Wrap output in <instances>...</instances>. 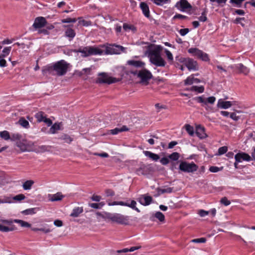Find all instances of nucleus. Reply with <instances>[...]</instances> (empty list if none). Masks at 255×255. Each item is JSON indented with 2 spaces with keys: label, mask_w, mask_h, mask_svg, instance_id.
<instances>
[{
  "label": "nucleus",
  "mask_w": 255,
  "mask_h": 255,
  "mask_svg": "<svg viewBox=\"0 0 255 255\" xmlns=\"http://www.w3.org/2000/svg\"><path fill=\"white\" fill-rule=\"evenodd\" d=\"M69 65L65 60H61L46 66L42 69V72L43 74L49 73L62 76L67 73Z\"/></svg>",
  "instance_id": "f257e3e1"
},
{
  "label": "nucleus",
  "mask_w": 255,
  "mask_h": 255,
  "mask_svg": "<svg viewBox=\"0 0 255 255\" xmlns=\"http://www.w3.org/2000/svg\"><path fill=\"white\" fill-rule=\"evenodd\" d=\"M13 223L19 224L22 227L30 228L31 224L29 223L19 219H0V231L8 232L16 230V227L12 225Z\"/></svg>",
  "instance_id": "f03ea898"
},
{
  "label": "nucleus",
  "mask_w": 255,
  "mask_h": 255,
  "mask_svg": "<svg viewBox=\"0 0 255 255\" xmlns=\"http://www.w3.org/2000/svg\"><path fill=\"white\" fill-rule=\"evenodd\" d=\"M162 47L160 45H156L153 49L151 50L149 53V57L150 62L157 66H164L165 62L161 57L160 52Z\"/></svg>",
  "instance_id": "7ed1b4c3"
},
{
  "label": "nucleus",
  "mask_w": 255,
  "mask_h": 255,
  "mask_svg": "<svg viewBox=\"0 0 255 255\" xmlns=\"http://www.w3.org/2000/svg\"><path fill=\"white\" fill-rule=\"evenodd\" d=\"M104 51L101 49L95 46H85L81 47V56L87 57L92 55H102Z\"/></svg>",
  "instance_id": "20e7f679"
},
{
  "label": "nucleus",
  "mask_w": 255,
  "mask_h": 255,
  "mask_svg": "<svg viewBox=\"0 0 255 255\" xmlns=\"http://www.w3.org/2000/svg\"><path fill=\"white\" fill-rule=\"evenodd\" d=\"M106 218L111 220L114 222H116L119 224L128 225L129 220V217L123 215L115 213H106Z\"/></svg>",
  "instance_id": "39448f33"
},
{
  "label": "nucleus",
  "mask_w": 255,
  "mask_h": 255,
  "mask_svg": "<svg viewBox=\"0 0 255 255\" xmlns=\"http://www.w3.org/2000/svg\"><path fill=\"white\" fill-rule=\"evenodd\" d=\"M131 73L134 75H137V77L140 78V82L141 83L145 84H147L148 83V81L152 77L151 73L146 69H142L139 71H132Z\"/></svg>",
  "instance_id": "423d86ee"
},
{
  "label": "nucleus",
  "mask_w": 255,
  "mask_h": 255,
  "mask_svg": "<svg viewBox=\"0 0 255 255\" xmlns=\"http://www.w3.org/2000/svg\"><path fill=\"white\" fill-rule=\"evenodd\" d=\"M180 170L186 173H193L196 171L198 166L193 162L191 163L186 161H181L179 166Z\"/></svg>",
  "instance_id": "0eeeda50"
},
{
  "label": "nucleus",
  "mask_w": 255,
  "mask_h": 255,
  "mask_svg": "<svg viewBox=\"0 0 255 255\" xmlns=\"http://www.w3.org/2000/svg\"><path fill=\"white\" fill-rule=\"evenodd\" d=\"M98 76L99 77L96 80V82L98 83L111 84L119 81L116 78L110 76L106 73H100L98 74Z\"/></svg>",
  "instance_id": "6e6552de"
},
{
  "label": "nucleus",
  "mask_w": 255,
  "mask_h": 255,
  "mask_svg": "<svg viewBox=\"0 0 255 255\" xmlns=\"http://www.w3.org/2000/svg\"><path fill=\"white\" fill-rule=\"evenodd\" d=\"M125 48L119 45L113 44L107 46L106 49V53L107 54H119L122 52H125Z\"/></svg>",
  "instance_id": "1a4fd4ad"
},
{
  "label": "nucleus",
  "mask_w": 255,
  "mask_h": 255,
  "mask_svg": "<svg viewBox=\"0 0 255 255\" xmlns=\"http://www.w3.org/2000/svg\"><path fill=\"white\" fill-rule=\"evenodd\" d=\"M175 6L181 11H185L186 10L190 9L192 8L191 5L187 0H180L176 2Z\"/></svg>",
  "instance_id": "9d476101"
},
{
  "label": "nucleus",
  "mask_w": 255,
  "mask_h": 255,
  "mask_svg": "<svg viewBox=\"0 0 255 255\" xmlns=\"http://www.w3.org/2000/svg\"><path fill=\"white\" fill-rule=\"evenodd\" d=\"M195 99L197 102L202 104V106L207 105V104H213L215 101L216 98L214 96L209 97L208 98H204L203 96L196 97Z\"/></svg>",
  "instance_id": "9b49d317"
},
{
  "label": "nucleus",
  "mask_w": 255,
  "mask_h": 255,
  "mask_svg": "<svg viewBox=\"0 0 255 255\" xmlns=\"http://www.w3.org/2000/svg\"><path fill=\"white\" fill-rule=\"evenodd\" d=\"M47 23V22L45 17L39 16L35 19L32 26L35 29H39L46 25Z\"/></svg>",
  "instance_id": "f8f14e48"
},
{
  "label": "nucleus",
  "mask_w": 255,
  "mask_h": 255,
  "mask_svg": "<svg viewBox=\"0 0 255 255\" xmlns=\"http://www.w3.org/2000/svg\"><path fill=\"white\" fill-rule=\"evenodd\" d=\"M235 159L238 162H242V161H250L252 160V157L248 153L241 152H239L235 155Z\"/></svg>",
  "instance_id": "ddd939ff"
},
{
  "label": "nucleus",
  "mask_w": 255,
  "mask_h": 255,
  "mask_svg": "<svg viewBox=\"0 0 255 255\" xmlns=\"http://www.w3.org/2000/svg\"><path fill=\"white\" fill-rule=\"evenodd\" d=\"M185 65L189 71H196L198 69L197 62L190 58H187Z\"/></svg>",
  "instance_id": "4468645a"
},
{
  "label": "nucleus",
  "mask_w": 255,
  "mask_h": 255,
  "mask_svg": "<svg viewBox=\"0 0 255 255\" xmlns=\"http://www.w3.org/2000/svg\"><path fill=\"white\" fill-rule=\"evenodd\" d=\"M196 134L200 139H204L207 137V135L205 132V128L201 125L196 126Z\"/></svg>",
  "instance_id": "2eb2a0df"
},
{
  "label": "nucleus",
  "mask_w": 255,
  "mask_h": 255,
  "mask_svg": "<svg viewBox=\"0 0 255 255\" xmlns=\"http://www.w3.org/2000/svg\"><path fill=\"white\" fill-rule=\"evenodd\" d=\"M233 105H234L233 102L230 101H224L221 99L218 100L217 107L219 108L227 109L230 108Z\"/></svg>",
  "instance_id": "dca6fc26"
},
{
  "label": "nucleus",
  "mask_w": 255,
  "mask_h": 255,
  "mask_svg": "<svg viewBox=\"0 0 255 255\" xmlns=\"http://www.w3.org/2000/svg\"><path fill=\"white\" fill-rule=\"evenodd\" d=\"M135 173L138 175H146L149 173V168L143 164L136 169Z\"/></svg>",
  "instance_id": "f3484780"
},
{
  "label": "nucleus",
  "mask_w": 255,
  "mask_h": 255,
  "mask_svg": "<svg viewBox=\"0 0 255 255\" xmlns=\"http://www.w3.org/2000/svg\"><path fill=\"white\" fill-rule=\"evenodd\" d=\"M64 197V196L61 192H57L54 194H48V195L49 200L51 202L60 201Z\"/></svg>",
  "instance_id": "a211bd4d"
},
{
  "label": "nucleus",
  "mask_w": 255,
  "mask_h": 255,
  "mask_svg": "<svg viewBox=\"0 0 255 255\" xmlns=\"http://www.w3.org/2000/svg\"><path fill=\"white\" fill-rule=\"evenodd\" d=\"M139 6L142 10V13L144 15L149 18L150 17V11L149 6L145 2H141Z\"/></svg>",
  "instance_id": "6ab92c4d"
},
{
  "label": "nucleus",
  "mask_w": 255,
  "mask_h": 255,
  "mask_svg": "<svg viewBox=\"0 0 255 255\" xmlns=\"http://www.w3.org/2000/svg\"><path fill=\"white\" fill-rule=\"evenodd\" d=\"M152 201V198L150 196L144 195L138 199L139 202L143 206L149 205Z\"/></svg>",
  "instance_id": "aec40b11"
},
{
  "label": "nucleus",
  "mask_w": 255,
  "mask_h": 255,
  "mask_svg": "<svg viewBox=\"0 0 255 255\" xmlns=\"http://www.w3.org/2000/svg\"><path fill=\"white\" fill-rule=\"evenodd\" d=\"M200 82V79L194 78L193 75H191L184 80V84L185 85H191L193 83H199Z\"/></svg>",
  "instance_id": "412c9836"
},
{
  "label": "nucleus",
  "mask_w": 255,
  "mask_h": 255,
  "mask_svg": "<svg viewBox=\"0 0 255 255\" xmlns=\"http://www.w3.org/2000/svg\"><path fill=\"white\" fill-rule=\"evenodd\" d=\"M143 153L146 156L150 158L154 161H158L160 158V157L158 154L152 153L151 151H143Z\"/></svg>",
  "instance_id": "4be33fe9"
},
{
  "label": "nucleus",
  "mask_w": 255,
  "mask_h": 255,
  "mask_svg": "<svg viewBox=\"0 0 255 255\" xmlns=\"http://www.w3.org/2000/svg\"><path fill=\"white\" fill-rule=\"evenodd\" d=\"M128 128L126 126H123L121 128H116L114 129L110 130L109 131V133H110L113 135H115V134H117L119 132H121L122 131H128Z\"/></svg>",
  "instance_id": "5701e85b"
},
{
  "label": "nucleus",
  "mask_w": 255,
  "mask_h": 255,
  "mask_svg": "<svg viewBox=\"0 0 255 255\" xmlns=\"http://www.w3.org/2000/svg\"><path fill=\"white\" fill-rule=\"evenodd\" d=\"M83 207H75L74 208L72 213L70 214V216L72 217H78L80 214L83 213Z\"/></svg>",
  "instance_id": "b1692460"
},
{
  "label": "nucleus",
  "mask_w": 255,
  "mask_h": 255,
  "mask_svg": "<svg viewBox=\"0 0 255 255\" xmlns=\"http://www.w3.org/2000/svg\"><path fill=\"white\" fill-rule=\"evenodd\" d=\"M128 64L135 67H143L145 63L141 61L128 60Z\"/></svg>",
  "instance_id": "393cba45"
},
{
  "label": "nucleus",
  "mask_w": 255,
  "mask_h": 255,
  "mask_svg": "<svg viewBox=\"0 0 255 255\" xmlns=\"http://www.w3.org/2000/svg\"><path fill=\"white\" fill-rule=\"evenodd\" d=\"M65 35L67 37L72 40L76 35V33L74 29L71 28H68L65 32Z\"/></svg>",
  "instance_id": "a878e982"
},
{
  "label": "nucleus",
  "mask_w": 255,
  "mask_h": 255,
  "mask_svg": "<svg viewBox=\"0 0 255 255\" xmlns=\"http://www.w3.org/2000/svg\"><path fill=\"white\" fill-rule=\"evenodd\" d=\"M186 90L190 91H194L198 93H202L204 92V88L203 86H201L200 87L197 86H193L189 88H187Z\"/></svg>",
  "instance_id": "bb28decb"
},
{
  "label": "nucleus",
  "mask_w": 255,
  "mask_h": 255,
  "mask_svg": "<svg viewBox=\"0 0 255 255\" xmlns=\"http://www.w3.org/2000/svg\"><path fill=\"white\" fill-rule=\"evenodd\" d=\"M34 183V182L32 180H26L23 183L22 188L25 190H30Z\"/></svg>",
  "instance_id": "cd10ccee"
},
{
  "label": "nucleus",
  "mask_w": 255,
  "mask_h": 255,
  "mask_svg": "<svg viewBox=\"0 0 255 255\" xmlns=\"http://www.w3.org/2000/svg\"><path fill=\"white\" fill-rule=\"evenodd\" d=\"M237 67L240 70L241 73H242L245 75H247L249 73V69L242 63L238 64Z\"/></svg>",
  "instance_id": "c85d7f7f"
},
{
  "label": "nucleus",
  "mask_w": 255,
  "mask_h": 255,
  "mask_svg": "<svg viewBox=\"0 0 255 255\" xmlns=\"http://www.w3.org/2000/svg\"><path fill=\"white\" fill-rule=\"evenodd\" d=\"M125 204L128 205V206H127V207H130L131 209L135 210L137 212H140V210L136 207V202L134 200H128L127 202H125Z\"/></svg>",
  "instance_id": "c756f323"
},
{
  "label": "nucleus",
  "mask_w": 255,
  "mask_h": 255,
  "mask_svg": "<svg viewBox=\"0 0 255 255\" xmlns=\"http://www.w3.org/2000/svg\"><path fill=\"white\" fill-rule=\"evenodd\" d=\"M123 27L124 30L126 31L131 30L132 32H135L136 31V27L132 24H128L127 23H124Z\"/></svg>",
  "instance_id": "7c9ffc66"
},
{
  "label": "nucleus",
  "mask_w": 255,
  "mask_h": 255,
  "mask_svg": "<svg viewBox=\"0 0 255 255\" xmlns=\"http://www.w3.org/2000/svg\"><path fill=\"white\" fill-rule=\"evenodd\" d=\"M37 210H38L37 208H29L22 211L21 213L25 215H32L35 214Z\"/></svg>",
  "instance_id": "2f4dec72"
},
{
  "label": "nucleus",
  "mask_w": 255,
  "mask_h": 255,
  "mask_svg": "<svg viewBox=\"0 0 255 255\" xmlns=\"http://www.w3.org/2000/svg\"><path fill=\"white\" fill-rule=\"evenodd\" d=\"M18 122L20 125L24 128H29L28 122L23 117L20 118Z\"/></svg>",
  "instance_id": "473e14b6"
},
{
  "label": "nucleus",
  "mask_w": 255,
  "mask_h": 255,
  "mask_svg": "<svg viewBox=\"0 0 255 255\" xmlns=\"http://www.w3.org/2000/svg\"><path fill=\"white\" fill-rule=\"evenodd\" d=\"M197 57L204 61H208L209 60L208 55L203 52L202 50H200Z\"/></svg>",
  "instance_id": "72a5a7b5"
},
{
  "label": "nucleus",
  "mask_w": 255,
  "mask_h": 255,
  "mask_svg": "<svg viewBox=\"0 0 255 255\" xmlns=\"http://www.w3.org/2000/svg\"><path fill=\"white\" fill-rule=\"evenodd\" d=\"M35 118L37 119L38 122H43L45 118L46 117L44 113L42 112H39L37 113L35 115Z\"/></svg>",
  "instance_id": "f704fd0d"
},
{
  "label": "nucleus",
  "mask_w": 255,
  "mask_h": 255,
  "mask_svg": "<svg viewBox=\"0 0 255 255\" xmlns=\"http://www.w3.org/2000/svg\"><path fill=\"white\" fill-rule=\"evenodd\" d=\"M0 136L1 138L5 140H8L10 139V134L7 130L0 131Z\"/></svg>",
  "instance_id": "c9c22d12"
},
{
  "label": "nucleus",
  "mask_w": 255,
  "mask_h": 255,
  "mask_svg": "<svg viewBox=\"0 0 255 255\" xmlns=\"http://www.w3.org/2000/svg\"><path fill=\"white\" fill-rule=\"evenodd\" d=\"M173 190V187H167L165 188H158L157 191L160 194H164L165 193H172Z\"/></svg>",
  "instance_id": "e433bc0d"
},
{
  "label": "nucleus",
  "mask_w": 255,
  "mask_h": 255,
  "mask_svg": "<svg viewBox=\"0 0 255 255\" xmlns=\"http://www.w3.org/2000/svg\"><path fill=\"white\" fill-rule=\"evenodd\" d=\"M59 139L61 140H63L65 141V142L70 143L71 141H73V138L70 136L69 135L66 134H64L62 135L60 137Z\"/></svg>",
  "instance_id": "4c0bfd02"
},
{
  "label": "nucleus",
  "mask_w": 255,
  "mask_h": 255,
  "mask_svg": "<svg viewBox=\"0 0 255 255\" xmlns=\"http://www.w3.org/2000/svg\"><path fill=\"white\" fill-rule=\"evenodd\" d=\"M180 157V154L177 152H174L169 155L168 158L173 161H177Z\"/></svg>",
  "instance_id": "58836bf2"
},
{
  "label": "nucleus",
  "mask_w": 255,
  "mask_h": 255,
  "mask_svg": "<svg viewBox=\"0 0 255 255\" xmlns=\"http://www.w3.org/2000/svg\"><path fill=\"white\" fill-rule=\"evenodd\" d=\"M185 128L187 132L190 136H193L194 133V128L190 125L187 124L185 126Z\"/></svg>",
  "instance_id": "ea45409f"
},
{
  "label": "nucleus",
  "mask_w": 255,
  "mask_h": 255,
  "mask_svg": "<svg viewBox=\"0 0 255 255\" xmlns=\"http://www.w3.org/2000/svg\"><path fill=\"white\" fill-rule=\"evenodd\" d=\"M81 17L78 18V19H80L78 21L79 24L82 25L84 26H88L92 25V22L91 21L81 19Z\"/></svg>",
  "instance_id": "a19ab883"
},
{
  "label": "nucleus",
  "mask_w": 255,
  "mask_h": 255,
  "mask_svg": "<svg viewBox=\"0 0 255 255\" xmlns=\"http://www.w3.org/2000/svg\"><path fill=\"white\" fill-rule=\"evenodd\" d=\"M154 3L157 5H162L170 2V0H151Z\"/></svg>",
  "instance_id": "79ce46f5"
},
{
  "label": "nucleus",
  "mask_w": 255,
  "mask_h": 255,
  "mask_svg": "<svg viewBox=\"0 0 255 255\" xmlns=\"http://www.w3.org/2000/svg\"><path fill=\"white\" fill-rule=\"evenodd\" d=\"M200 51V50L196 48H191L188 50V52L189 53L192 54L193 56H195L197 57L198 56V55H199Z\"/></svg>",
  "instance_id": "37998d69"
},
{
  "label": "nucleus",
  "mask_w": 255,
  "mask_h": 255,
  "mask_svg": "<svg viewBox=\"0 0 255 255\" xmlns=\"http://www.w3.org/2000/svg\"><path fill=\"white\" fill-rule=\"evenodd\" d=\"M60 129V126L59 124H53L50 128V132L51 133H55L56 131Z\"/></svg>",
  "instance_id": "c03bdc74"
},
{
  "label": "nucleus",
  "mask_w": 255,
  "mask_h": 255,
  "mask_svg": "<svg viewBox=\"0 0 255 255\" xmlns=\"http://www.w3.org/2000/svg\"><path fill=\"white\" fill-rule=\"evenodd\" d=\"M11 49V47H6L3 48L2 50V53L1 54L2 55V57L3 58H4L6 57L10 53Z\"/></svg>",
  "instance_id": "a18cd8bd"
},
{
  "label": "nucleus",
  "mask_w": 255,
  "mask_h": 255,
  "mask_svg": "<svg viewBox=\"0 0 255 255\" xmlns=\"http://www.w3.org/2000/svg\"><path fill=\"white\" fill-rule=\"evenodd\" d=\"M155 217L160 222H163L165 220L164 215L160 212H157L155 214Z\"/></svg>",
  "instance_id": "49530a36"
},
{
  "label": "nucleus",
  "mask_w": 255,
  "mask_h": 255,
  "mask_svg": "<svg viewBox=\"0 0 255 255\" xmlns=\"http://www.w3.org/2000/svg\"><path fill=\"white\" fill-rule=\"evenodd\" d=\"M207 11L206 10H204L201 13V15L198 17L199 20L202 22H205L207 20V17L206 16Z\"/></svg>",
  "instance_id": "de8ad7c7"
},
{
  "label": "nucleus",
  "mask_w": 255,
  "mask_h": 255,
  "mask_svg": "<svg viewBox=\"0 0 255 255\" xmlns=\"http://www.w3.org/2000/svg\"><path fill=\"white\" fill-rule=\"evenodd\" d=\"M25 198V196L24 194H19L13 197V199L16 201H20L24 200Z\"/></svg>",
  "instance_id": "09e8293b"
},
{
  "label": "nucleus",
  "mask_w": 255,
  "mask_h": 255,
  "mask_svg": "<svg viewBox=\"0 0 255 255\" xmlns=\"http://www.w3.org/2000/svg\"><path fill=\"white\" fill-rule=\"evenodd\" d=\"M228 151L227 146H224L220 147L218 149V154L219 155H222L225 153H226Z\"/></svg>",
  "instance_id": "8fccbe9b"
},
{
  "label": "nucleus",
  "mask_w": 255,
  "mask_h": 255,
  "mask_svg": "<svg viewBox=\"0 0 255 255\" xmlns=\"http://www.w3.org/2000/svg\"><path fill=\"white\" fill-rule=\"evenodd\" d=\"M11 202V198L8 197H4L3 198L0 199V204L10 203Z\"/></svg>",
  "instance_id": "3c124183"
},
{
  "label": "nucleus",
  "mask_w": 255,
  "mask_h": 255,
  "mask_svg": "<svg viewBox=\"0 0 255 255\" xmlns=\"http://www.w3.org/2000/svg\"><path fill=\"white\" fill-rule=\"evenodd\" d=\"M16 146L18 147L22 151H24L26 150V145L20 141L16 142Z\"/></svg>",
  "instance_id": "603ef678"
},
{
  "label": "nucleus",
  "mask_w": 255,
  "mask_h": 255,
  "mask_svg": "<svg viewBox=\"0 0 255 255\" xmlns=\"http://www.w3.org/2000/svg\"><path fill=\"white\" fill-rule=\"evenodd\" d=\"M76 19L75 18H67L66 19H63L61 20L62 23H74L76 21Z\"/></svg>",
  "instance_id": "864d4df0"
},
{
  "label": "nucleus",
  "mask_w": 255,
  "mask_h": 255,
  "mask_svg": "<svg viewBox=\"0 0 255 255\" xmlns=\"http://www.w3.org/2000/svg\"><path fill=\"white\" fill-rule=\"evenodd\" d=\"M39 231L43 232L44 233H48L51 231V230L49 228L48 226L46 225L43 227L39 228Z\"/></svg>",
  "instance_id": "5fc2aeb1"
},
{
  "label": "nucleus",
  "mask_w": 255,
  "mask_h": 255,
  "mask_svg": "<svg viewBox=\"0 0 255 255\" xmlns=\"http://www.w3.org/2000/svg\"><path fill=\"white\" fill-rule=\"evenodd\" d=\"M206 241V239L204 238L195 239L192 240V242L196 243H204Z\"/></svg>",
  "instance_id": "6e6d98bb"
},
{
  "label": "nucleus",
  "mask_w": 255,
  "mask_h": 255,
  "mask_svg": "<svg viewBox=\"0 0 255 255\" xmlns=\"http://www.w3.org/2000/svg\"><path fill=\"white\" fill-rule=\"evenodd\" d=\"M221 203L225 206H228L231 204V202L228 200L226 197H223L221 199Z\"/></svg>",
  "instance_id": "4d7b16f0"
},
{
  "label": "nucleus",
  "mask_w": 255,
  "mask_h": 255,
  "mask_svg": "<svg viewBox=\"0 0 255 255\" xmlns=\"http://www.w3.org/2000/svg\"><path fill=\"white\" fill-rule=\"evenodd\" d=\"M21 138V135L19 133H14L12 135L10 139L11 140H19Z\"/></svg>",
  "instance_id": "13d9d810"
},
{
  "label": "nucleus",
  "mask_w": 255,
  "mask_h": 255,
  "mask_svg": "<svg viewBox=\"0 0 255 255\" xmlns=\"http://www.w3.org/2000/svg\"><path fill=\"white\" fill-rule=\"evenodd\" d=\"M165 53L167 56L168 59L170 61H172L173 60V57L172 53L168 50L165 49Z\"/></svg>",
  "instance_id": "bf43d9fd"
},
{
  "label": "nucleus",
  "mask_w": 255,
  "mask_h": 255,
  "mask_svg": "<svg viewBox=\"0 0 255 255\" xmlns=\"http://www.w3.org/2000/svg\"><path fill=\"white\" fill-rule=\"evenodd\" d=\"M105 193L108 197H112L115 195V192L113 190L108 189L106 190Z\"/></svg>",
  "instance_id": "052dcab7"
},
{
  "label": "nucleus",
  "mask_w": 255,
  "mask_h": 255,
  "mask_svg": "<svg viewBox=\"0 0 255 255\" xmlns=\"http://www.w3.org/2000/svg\"><path fill=\"white\" fill-rule=\"evenodd\" d=\"M245 0H230V2L232 3H235L237 6L240 7L241 3Z\"/></svg>",
  "instance_id": "680f3d73"
},
{
  "label": "nucleus",
  "mask_w": 255,
  "mask_h": 255,
  "mask_svg": "<svg viewBox=\"0 0 255 255\" xmlns=\"http://www.w3.org/2000/svg\"><path fill=\"white\" fill-rule=\"evenodd\" d=\"M189 32V29L187 28L181 29L179 30V33L182 36H185Z\"/></svg>",
  "instance_id": "e2e57ef3"
},
{
  "label": "nucleus",
  "mask_w": 255,
  "mask_h": 255,
  "mask_svg": "<svg viewBox=\"0 0 255 255\" xmlns=\"http://www.w3.org/2000/svg\"><path fill=\"white\" fill-rule=\"evenodd\" d=\"M198 214L201 217H203L208 215L209 214V212L204 210H200L199 211Z\"/></svg>",
  "instance_id": "0e129e2a"
},
{
  "label": "nucleus",
  "mask_w": 255,
  "mask_h": 255,
  "mask_svg": "<svg viewBox=\"0 0 255 255\" xmlns=\"http://www.w3.org/2000/svg\"><path fill=\"white\" fill-rule=\"evenodd\" d=\"M160 162L162 165H165L169 163V160L167 157H163L160 159Z\"/></svg>",
  "instance_id": "69168bd1"
},
{
  "label": "nucleus",
  "mask_w": 255,
  "mask_h": 255,
  "mask_svg": "<svg viewBox=\"0 0 255 255\" xmlns=\"http://www.w3.org/2000/svg\"><path fill=\"white\" fill-rule=\"evenodd\" d=\"M187 18V16H185V15H182L181 14H176L173 17V19H177V18H180V19H186Z\"/></svg>",
  "instance_id": "338daca9"
},
{
  "label": "nucleus",
  "mask_w": 255,
  "mask_h": 255,
  "mask_svg": "<svg viewBox=\"0 0 255 255\" xmlns=\"http://www.w3.org/2000/svg\"><path fill=\"white\" fill-rule=\"evenodd\" d=\"M175 59H176V60L179 61L180 62H181V63H184V64H185L187 58H184L182 57L176 56L175 57Z\"/></svg>",
  "instance_id": "774afa93"
}]
</instances>
